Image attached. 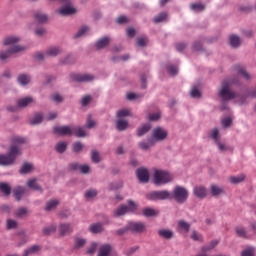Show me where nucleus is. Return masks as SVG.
I'll list each match as a JSON object with an SVG mask.
<instances>
[{
  "instance_id": "nucleus-2",
  "label": "nucleus",
  "mask_w": 256,
  "mask_h": 256,
  "mask_svg": "<svg viewBox=\"0 0 256 256\" xmlns=\"http://www.w3.org/2000/svg\"><path fill=\"white\" fill-rule=\"evenodd\" d=\"M21 41V38L17 36H8L4 39L3 45H6L10 47L7 51L0 52V61H5V59H9L12 55H15L16 53H21V51H25V47L15 45L16 43H19Z\"/></svg>"
},
{
  "instance_id": "nucleus-64",
  "label": "nucleus",
  "mask_w": 256,
  "mask_h": 256,
  "mask_svg": "<svg viewBox=\"0 0 256 256\" xmlns=\"http://www.w3.org/2000/svg\"><path fill=\"white\" fill-rule=\"evenodd\" d=\"M82 107H87V105H89V103H91V96H84L82 98Z\"/></svg>"
},
{
  "instance_id": "nucleus-41",
  "label": "nucleus",
  "mask_w": 256,
  "mask_h": 256,
  "mask_svg": "<svg viewBox=\"0 0 256 256\" xmlns=\"http://www.w3.org/2000/svg\"><path fill=\"white\" fill-rule=\"evenodd\" d=\"M55 231H57V226L51 225L43 229V235H51V233H55Z\"/></svg>"
},
{
  "instance_id": "nucleus-51",
  "label": "nucleus",
  "mask_w": 256,
  "mask_h": 256,
  "mask_svg": "<svg viewBox=\"0 0 256 256\" xmlns=\"http://www.w3.org/2000/svg\"><path fill=\"white\" fill-rule=\"evenodd\" d=\"M190 8L192 9V11H203L205 9V5L203 4H191Z\"/></svg>"
},
{
  "instance_id": "nucleus-35",
  "label": "nucleus",
  "mask_w": 256,
  "mask_h": 256,
  "mask_svg": "<svg viewBox=\"0 0 256 256\" xmlns=\"http://www.w3.org/2000/svg\"><path fill=\"white\" fill-rule=\"evenodd\" d=\"M43 121V114L36 113L34 117L30 120V125H39Z\"/></svg>"
},
{
  "instance_id": "nucleus-42",
  "label": "nucleus",
  "mask_w": 256,
  "mask_h": 256,
  "mask_svg": "<svg viewBox=\"0 0 256 256\" xmlns=\"http://www.w3.org/2000/svg\"><path fill=\"white\" fill-rule=\"evenodd\" d=\"M242 181H245V175H243V174L230 177V182H232L234 184L242 183Z\"/></svg>"
},
{
  "instance_id": "nucleus-29",
  "label": "nucleus",
  "mask_w": 256,
  "mask_h": 256,
  "mask_svg": "<svg viewBox=\"0 0 256 256\" xmlns=\"http://www.w3.org/2000/svg\"><path fill=\"white\" fill-rule=\"evenodd\" d=\"M0 191L3 195H11V186L5 182H0Z\"/></svg>"
},
{
  "instance_id": "nucleus-32",
  "label": "nucleus",
  "mask_w": 256,
  "mask_h": 256,
  "mask_svg": "<svg viewBox=\"0 0 256 256\" xmlns=\"http://www.w3.org/2000/svg\"><path fill=\"white\" fill-rule=\"evenodd\" d=\"M33 171V164L24 163L20 169V173L22 175H27V173H31Z\"/></svg>"
},
{
  "instance_id": "nucleus-3",
  "label": "nucleus",
  "mask_w": 256,
  "mask_h": 256,
  "mask_svg": "<svg viewBox=\"0 0 256 256\" xmlns=\"http://www.w3.org/2000/svg\"><path fill=\"white\" fill-rule=\"evenodd\" d=\"M235 83H237L235 80H224L222 82L221 89L218 93V97H220L222 101H231V99L237 97V93L231 90V85H235Z\"/></svg>"
},
{
  "instance_id": "nucleus-28",
  "label": "nucleus",
  "mask_w": 256,
  "mask_h": 256,
  "mask_svg": "<svg viewBox=\"0 0 256 256\" xmlns=\"http://www.w3.org/2000/svg\"><path fill=\"white\" fill-rule=\"evenodd\" d=\"M151 131V125L150 124H144L142 127L138 128L137 135L138 137H143V135L149 133Z\"/></svg>"
},
{
  "instance_id": "nucleus-53",
  "label": "nucleus",
  "mask_w": 256,
  "mask_h": 256,
  "mask_svg": "<svg viewBox=\"0 0 256 256\" xmlns=\"http://www.w3.org/2000/svg\"><path fill=\"white\" fill-rule=\"evenodd\" d=\"M91 160L93 161V163H99L101 161V159L99 157V152L92 151Z\"/></svg>"
},
{
  "instance_id": "nucleus-12",
  "label": "nucleus",
  "mask_w": 256,
  "mask_h": 256,
  "mask_svg": "<svg viewBox=\"0 0 256 256\" xmlns=\"http://www.w3.org/2000/svg\"><path fill=\"white\" fill-rule=\"evenodd\" d=\"M128 229L133 233H143L145 231V224L143 222H130Z\"/></svg>"
},
{
  "instance_id": "nucleus-14",
  "label": "nucleus",
  "mask_w": 256,
  "mask_h": 256,
  "mask_svg": "<svg viewBox=\"0 0 256 256\" xmlns=\"http://www.w3.org/2000/svg\"><path fill=\"white\" fill-rule=\"evenodd\" d=\"M193 193L198 197V199H204V197H207V189L204 186H195Z\"/></svg>"
},
{
  "instance_id": "nucleus-38",
  "label": "nucleus",
  "mask_w": 256,
  "mask_h": 256,
  "mask_svg": "<svg viewBox=\"0 0 256 256\" xmlns=\"http://www.w3.org/2000/svg\"><path fill=\"white\" fill-rule=\"evenodd\" d=\"M144 217H155V215H157V211H155V209L153 208H145L142 211Z\"/></svg>"
},
{
  "instance_id": "nucleus-47",
  "label": "nucleus",
  "mask_w": 256,
  "mask_h": 256,
  "mask_svg": "<svg viewBox=\"0 0 256 256\" xmlns=\"http://www.w3.org/2000/svg\"><path fill=\"white\" fill-rule=\"evenodd\" d=\"M153 145V140H150L149 142H140L139 147L143 151H147L151 146Z\"/></svg>"
},
{
  "instance_id": "nucleus-36",
  "label": "nucleus",
  "mask_w": 256,
  "mask_h": 256,
  "mask_svg": "<svg viewBox=\"0 0 256 256\" xmlns=\"http://www.w3.org/2000/svg\"><path fill=\"white\" fill-rule=\"evenodd\" d=\"M29 81H31V77L26 74H20L18 76V83H20V85H28Z\"/></svg>"
},
{
  "instance_id": "nucleus-48",
  "label": "nucleus",
  "mask_w": 256,
  "mask_h": 256,
  "mask_svg": "<svg viewBox=\"0 0 256 256\" xmlns=\"http://www.w3.org/2000/svg\"><path fill=\"white\" fill-rule=\"evenodd\" d=\"M131 115V112L127 109H122L117 112L118 119H121L122 117H129Z\"/></svg>"
},
{
  "instance_id": "nucleus-21",
  "label": "nucleus",
  "mask_w": 256,
  "mask_h": 256,
  "mask_svg": "<svg viewBox=\"0 0 256 256\" xmlns=\"http://www.w3.org/2000/svg\"><path fill=\"white\" fill-rule=\"evenodd\" d=\"M25 194V188L18 186L13 189V195L17 201H21V197Z\"/></svg>"
},
{
  "instance_id": "nucleus-10",
  "label": "nucleus",
  "mask_w": 256,
  "mask_h": 256,
  "mask_svg": "<svg viewBox=\"0 0 256 256\" xmlns=\"http://www.w3.org/2000/svg\"><path fill=\"white\" fill-rule=\"evenodd\" d=\"M71 0H69V3L66 4V6L59 8L58 10H56V13H58V15H62V16H67V15H73L75 13H77V10L74 7H71Z\"/></svg>"
},
{
  "instance_id": "nucleus-59",
  "label": "nucleus",
  "mask_w": 256,
  "mask_h": 256,
  "mask_svg": "<svg viewBox=\"0 0 256 256\" xmlns=\"http://www.w3.org/2000/svg\"><path fill=\"white\" fill-rule=\"evenodd\" d=\"M96 250H97V243L93 242L91 246L87 249V254L93 255V253H95Z\"/></svg>"
},
{
  "instance_id": "nucleus-46",
  "label": "nucleus",
  "mask_w": 256,
  "mask_h": 256,
  "mask_svg": "<svg viewBox=\"0 0 256 256\" xmlns=\"http://www.w3.org/2000/svg\"><path fill=\"white\" fill-rule=\"evenodd\" d=\"M211 193L214 197H217V195H221V193H223V188H221L219 186L212 185Z\"/></svg>"
},
{
  "instance_id": "nucleus-23",
  "label": "nucleus",
  "mask_w": 256,
  "mask_h": 256,
  "mask_svg": "<svg viewBox=\"0 0 256 256\" xmlns=\"http://www.w3.org/2000/svg\"><path fill=\"white\" fill-rule=\"evenodd\" d=\"M127 127H129V122H127V120L119 118L116 123V129L118 131H125V129H127Z\"/></svg>"
},
{
  "instance_id": "nucleus-18",
  "label": "nucleus",
  "mask_w": 256,
  "mask_h": 256,
  "mask_svg": "<svg viewBox=\"0 0 256 256\" xmlns=\"http://www.w3.org/2000/svg\"><path fill=\"white\" fill-rule=\"evenodd\" d=\"M34 19L38 23H47V20L49 19V17L47 16V14H45L41 11H37L34 14Z\"/></svg>"
},
{
  "instance_id": "nucleus-22",
  "label": "nucleus",
  "mask_w": 256,
  "mask_h": 256,
  "mask_svg": "<svg viewBox=\"0 0 256 256\" xmlns=\"http://www.w3.org/2000/svg\"><path fill=\"white\" fill-rule=\"evenodd\" d=\"M89 231H90V233H94V234L103 233V224L94 223V224L90 225Z\"/></svg>"
},
{
  "instance_id": "nucleus-58",
  "label": "nucleus",
  "mask_w": 256,
  "mask_h": 256,
  "mask_svg": "<svg viewBox=\"0 0 256 256\" xmlns=\"http://www.w3.org/2000/svg\"><path fill=\"white\" fill-rule=\"evenodd\" d=\"M215 143L218 146L219 151H229V147L225 146V144L221 143V141L216 140Z\"/></svg>"
},
{
  "instance_id": "nucleus-26",
  "label": "nucleus",
  "mask_w": 256,
  "mask_h": 256,
  "mask_svg": "<svg viewBox=\"0 0 256 256\" xmlns=\"http://www.w3.org/2000/svg\"><path fill=\"white\" fill-rule=\"evenodd\" d=\"M110 41L111 40L109 39V37L101 38L100 40H98L96 42V49H103V48L107 47V45H109Z\"/></svg>"
},
{
  "instance_id": "nucleus-1",
  "label": "nucleus",
  "mask_w": 256,
  "mask_h": 256,
  "mask_svg": "<svg viewBox=\"0 0 256 256\" xmlns=\"http://www.w3.org/2000/svg\"><path fill=\"white\" fill-rule=\"evenodd\" d=\"M13 145L10 147L9 153L7 155L0 154V165H13L17 155H20L19 145L25 143V138L16 136L12 139Z\"/></svg>"
},
{
  "instance_id": "nucleus-4",
  "label": "nucleus",
  "mask_w": 256,
  "mask_h": 256,
  "mask_svg": "<svg viewBox=\"0 0 256 256\" xmlns=\"http://www.w3.org/2000/svg\"><path fill=\"white\" fill-rule=\"evenodd\" d=\"M153 177L155 185H166V183L173 181V176L165 170H155Z\"/></svg>"
},
{
  "instance_id": "nucleus-33",
  "label": "nucleus",
  "mask_w": 256,
  "mask_h": 256,
  "mask_svg": "<svg viewBox=\"0 0 256 256\" xmlns=\"http://www.w3.org/2000/svg\"><path fill=\"white\" fill-rule=\"evenodd\" d=\"M178 227L181 231H184V233H189V230L191 229V224L180 220L178 221Z\"/></svg>"
},
{
  "instance_id": "nucleus-60",
  "label": "nucleus",
  "mask_w": 256,
  "mask_h": 256,
  "mask_svg": "<svg viewBox=\"0 0 256 256\" xmlns=\"http://www.w3.org/2000/svg\"><path fill=\"white\" fill-rule=\"evenodd\" d=\"M167 71L169 73V75H177V66H173V65H169L167 67Z\"/></svg>"
},
{
  "instance_id": "nucleus-7",
  "label": "nucleus",
  "mask_w": 256,
  "mask_h": 256,
  "mask_svg": "<svg viewBox=\"0 0 256 256\" xmlns=\"http://www.w3.org/2000/svg\"><path fill=\"white\" fill-rule=\"evenodd\" d=\"M133 211H137V205L135 204V202L129 201L128 205H122V206L118 207L114 211V216L121 217L122 215H125V213H129V212H133Z\"/></svg>"
},
{
  "instance_id": "nucleus-44",
  "label": "nucleus",
  "mask_w": 256,
  "mask_h": 256,
  "mask_svg": "<svg viewBox=\"0 0 256 256\" xmlns=\"http://www.w3.org/2000/svg\"><path fill=\"white\" fill-rule=\"evenodd\" d=\"M89 27L83 26L82 28L79 29V31L75 34L74 39H79V37H83L85 33H88Z\"/></svg>"
},
{
  "instance_id": "nucleus-56",
  "label": "nucleus",
  "mask_w": 256,
  "mask_h": 256,
  "mask_svg": "<svg viewBox=\"0 0 256 256\" xmlns=\"http://www.w3.org/2000/svg\"><path fill=\"white\" fill-rule=\"evenodd\" d=\"M191 97H193L194 99H199V97H201V92L199 91V89L197 88H193L190 92Z\"/></svg>"
},
{
  "instance_id": "nucleus-9",
  "label": "nucleus",
  "mask_w": 256,
  "mask_h": 256,
  "mask_svg": "<svg viewBox=\"0 0 256 256\" xmlns=\"http://www.w3.org/2000/svg\"><path fill=\"white\" fill-rule=\"evenodd\" d=\"M71 79L79 83H89L95 79V76L91 74H71Z\"/></svg>"
},
{
  "instance_id": "nucleus-17",
  "label": "nucleus",
  "mask_w": 256,
  "mask_h": 256,
  "mask_svg": "<svg viewBox=\"0 0 256 256\" xmlns=\"http://www.w3.org/2000/svg\"><path fill=\"white\" fill-rule=\"evenodd\" d=\"M234 70L236 71V73H238V75H240L247 81L251 79V75H249V73H247V70H245V68H243L242 66L236 65L234 66Z\"/></svg>"
},
{
  "instance_id": "nucleus-49",
  "label": "nucleus",
  "mask_w": 256,
  "mask_h": 256,
  "mask_svg": "<svg viewBox=\"0 0 256 256\" xmlns=\"http://www.w3.org/2000/svg\"><path fill=\"white\" fill-rule=\"evenodd\" d=\"M147 37L142 36L137 38V45L138 47H145L147 45Z\"/></svg>"
},
{
  "instance_id": "nucleus-40",
  "label": "nucleus",
  "mask_w": 256,
  "mask_h": 256,
  "mask_svg": "<svg viewBox=\"0 0 256 256\" xmlns=\"http://www.w3.org/2000/svg\"><path fill=\"white\" fill-rule=\"evenodd\" d=\"M167 19V13L162 12L154 17V23H163Z\"/></svg>"
},
{
  "instance_id": "nucleus-55",
  "label": "nucleus",
  "mask_w": 256,
  "mask_h": 256,
  "mask_svg": "<svg viewBox=\"0 0 256 256\" xmlns=\"http://www.w3.org/2000/svg\"><path fill=\"white\" fill-rule=\"evenodd\" d=\"M148 119L149 121H159V119H161V114L159 112L149 114Z\"/></svg>"
},
{
  "instance_id": "nucleus-34",
  "label": "nucleus",
  "mask_w": 256,
  "mask_h": 256,
  "mask_svg": "<svg viewBox=\"0 0 256 256\" xmlns=\"http://www.w3.org/2000/svg\"><path fill=\"white\" fill-rule=\"evenodd\" d=\"M27 186L30 189H33L34 191H41V186H39V184H37V179H35V178L28 180Z\"/></svg>"
},
{
  "instance_id": "nucleus-11",
  "label": "nucleus",
  "mask_w": 256,
  "mask_h": 256,
  "mask_svg": "<svg viewBox=\"0 0 256 256\" xmlns=\"http://www.w3.org/2000/svg\"><path fill=\"white\" fill-rule=\"evenodd\" d=\"M136 175L140 183H149V170L146 168H138L136 170Z\"/></svg>"
},
{
  "instance_id": "nucleus-31",
  "label": "nucleus",
  "mask_w": 256,
  "mask_h": 256,
  "mask_svg": "<svg viewBox=\"0 0 256 256\" xmlns=\"http://www.w3.org/2000/svg\"><path fill=\"white\" fill-rule=\"evenodd\" d=\"M231 47H239L241 45V39L237 35H231L229 38Z\"/></svg>"
},
{
  "instance_id": "nucleus-27",
  "label": "nucleus",
  "mask_w": 256,
  "mask_h": 256,
  "mask_svg": "<svg viewBox=\"0 0 256 256\" xmlns=\"http://www.w3.org/2000/svg\"><path fill=\"white\" fill-rule=\"evenodd\" d=\"M72 135H75V137H87V133L82 127H72Z\"/></svg>"
},
{
  "instance_id": "nucleus-52",
  "label": "nucleus",
  "mask_w": 256,
  "mask_h": 256,
  "mask_svg": "<svg viewBox=\"0 0 256 256\" xmlns=\"http://www.w3.org/2000/svg\"><path fill=\"white\" fill-rule=\"evenodd\" d=\"M85 243H86L85 239H83V238H77V239L75 240V248H76V249H81V247H83V245H85Z\"/></svg>"
},
{
  "instance_id": "nucleus-54",
  "label": "nucleus",
  "mask_w": 256,
  "mask_h": 256,
  "mask_svg": "<svg viewBox=\"0 0 256 256\" xmlns=\"http://www.w3.org/2000/svg\"><path fill=\"white\" fill-rule=\"evenodd\" d=\"M94 125L95 121H93V119L91 118V114H89L86 121V127L87 129H93Z\"/></svg>"
},
{
  "instance_id": "nucleus-45",
  "label": "nucleus",
  "mask_w": 256,
  "mask_h": 256,
  "mask_svg": "<svg viewBox=\"0 0 256 256\" xmlns=\"http://www.w3.org/2000/svg\"><path fill=\"white\" fill-rule=\"evenodd\" d=\"M236 233L238 237H243L244 239H247V231H245V228L242 226L236 227Z\"/></svg>"
},
{
  "instance_id": "nucleus-15",
  "label": "nucleus",
  "mask_w": 256,
  "mask_h": 256,
  "mask_svg": "<svg viewBox=\"0 0 256 256\" xmlns=\"http://www.w3.org/2000/svg\"><path fill=\"white\" fill-rule=\"evenodd\" d=\"M111 251H113V248L111 247V245L104 244L100 246L97 256H109L111 255Z\"/></svg>"
},
{
  "instance_id": "nucleus-8",
  "label": "nucleus",
  "mask_w": 256,
  "mask_h": 256,
  "mask_svg": "<svg viewBox=\"0 0 256 256\" xmlns=\"http://www.w3.org/2000/svg\"><path fill=\"white\" fill-rule=\"evenodd\" d=\"M167 135V130L161 127H156L153 130L152 139H154V141H165V139H167Z\"/></svg>"
},
{
  "instance_id": "nucleus-5",
  "label": "nucleus",
  "mask_w": 256,
  "mask_h": 256,
  "mask_svg": "<svg viewBox=\"0 0 256 256\" xmlns=\"http://www.w3.org/2000/svg\"><path fill=\"white\" fill-rule=\"evenodd\" d=\"M171 198V193L167 190L152 191L146 195V199H149V201H165V199Z\"/></svg>"
},
{
  "instance_id": "nucleus-6",
  "label": "nucleus",
  "mask_w": 256,
  "mask_h": 256,
  "mask_svg": "<svg viewBox=\"0 0 256 256\" xmlns=\"http://www.w3.org/2000/svg\"><path fill=\"white\" fill-rule=\"evenodd\" d=\"M189 197V192L187 189L181 186H176L173 191V198L177 203H185Z\"/></svg>"
},
{
  "instance_id": "nucleus-30",
  "label": "nucleus",
  "mask_w": 256,
  "mask_h": 256,
  "mask_svg": "<svg viewBox=\"0 0 256 256\" xmlns=\"http://www.w3.org/2000/svg\"><path fill=\"white\" fill-rule=\"evenodd\" d=\"M158 235L162 237V239H171V237H173V231L161 229L158 231Z\"/></svg>"
},
{
  "instance_id": "nucleus-43",
  "label": "nucleus",
  "mask_w": 256,
  "mask_h": 256,
  "mask_svg": "<svg viewBox=\"0 0 256 256\" xmlns=\"http://www.w3.org/2000/svg\"><path fill=\"white\" fill-rule=\"evenodd\" d=\"M55 149L58 153H65V151L67 150V143L60 142V143L56 144Z\"/></svg>"
},
{
  "instance_id": "nucleus-13",
  "label": "nucleus",
  "mask_w": 256,
  "mask_h": 256,
  "mask_svg": "<svg viewBox=\"0 0 256 256\" xmlns=\"http://www.w3.org/2000/svg\"><path fill=\"white\" fill-rule=\"evenodd\" d=\"M54 133H56V135H73V127L55 126Z\"/></svg>"
},
{
  "instance_id": "nucleus-50",
  "label": "nucleus",
  "mask_w": 256,
  "mask_h": 256,
  "mask_svg": "<svg viewBox=\"0 0 256 256\" xmlns=\"http://www.w3.org/2000/svg\"><path fill=\"white\" fill-rule=\"evenodd\" d=\"M94 197H97V190H88L85 193L86 199H93Z\"/></svg>"
},
{
  "instance_id": "nucleus-37",
  "label": "nucleus",
  "mask_w": 256,
  "mask_h": 256,
  "mask_svg": "<svg viewBox=\"0 0 256 256\" xmlns=\"http://www.w3.org/2000/svg\"><path fill=\"white\" fill-rule=\"evenodd\" d=\"M241 256H255V247L253 246L247 247L242 251Z\"/></svg>"
},
{
  "instance_id": "nucleus-25",
  "label": "nucleus",
  "mask_w": 256,
  "mask_h": 256,
  "mask_svg": "<svg viewBox=\"0 0 256 256\" xmlns=\"http://www.w3.org/2000/svg\"><path fill=\"white\" fill-rule=\"evenodd\" d=\"M59 54H61V48L59 47H50L45 53L48 57H57Z\"/></svg>"
},
{
  "instance_id": "nucleus-19",
  "label": "nucleus",
  "mask_w": 256,
  "mask_h": 256,
  "mask_svg": "<svg viewBox=\"0 0 256 256\" xmlns=\"http://www.w3.org/2000/svg\"><path fill=\"white\" fill-rule=\"evenodd\" d=\"M60 201L59 199H51L46 203L45 211H54V209H57V206L59 205Z\"/></svg>"
},
{
  "instance_id": "nucleus-57",
  "label": "nucleus",
  "mask_w": 256,
  "mask_h": 256,
  "mask_svg": "<svg viewBox=\"0 0 256 256\" xmlns=\"http://www.w3.org/2000/svg\"><path fill=\"white\" fill-rule=\"evenodd\" d=\"M211 137H212V139H214L215 143H217V141H219V130L217 128L212 129Z\"/></svg>"
},
{
  "instance_id": "nucleus-16",
  "label": "nucleus",
  "mask_w": 256,
  "mask_h": 256,
  "mask_svg": "<svg viewBox=\"0 0 256 256\" xmlns=\"http://www.w3.org/2000/svg\"><path fill=\"white\" fill-rule=\"evenodd\" d=\"M41 249H43L41 245H33L24 251L23 256L37 255Z\"/></svg>"
},
{
  "instance_id": "nucleus-39",
  "label": "nucleus",
  "mask_w": 256,
  "mask_h": 256,
  "mask_svg": "<svg viewBox=\"0 0 256 256\" xmlns=\"http://www.w3.org/2000/svg\"><path fill=\"white\" fill-rule=\"evenodd\" d=\"M218 243H219V242H218L217 240H213V241H211V242L209 243V245L204 246V247L202 248V251H203L204 253H207V251H211V249H215V247H217Z\"/></svg>"
},
{
  "instance_id": "nucleus-63",
  "label": "nucleus",
  "mask_w": 256,
  "mask_h": 256,
  "mask_svg": "<svg viewBox=\"0 0 256 256\" xmlns=\"http://www.w3.org/2000/svg\"><path fill=\"white\" fill-rule=\"evenodd\" d=\"M81 149H83V144H81V142L74 143V145H73L74 153H79V151H81Z\"/></svg>"
},
{
  "instance_id": "nucleus-24",
  "label": "nucleus",
  "mask_w": 256,
  "mask_h": 256,
  "mask_svg": "<svg viewBox=\"0 0 256 256\" xmlns=\"http://www.w3.org/2000/svg\"><path fill=\"white\" fill-rule=\"evenodd\" d=\"M30 103H33V98L25 97V98L19 99L17 102V105H18V107L23 109L24 107H27V105H30Z\"/></svg>"
},
{
  "instance_id": "nucleus-61",
  "label": "nucleus",
  "mask_w": 256,
  "mask_h": 256,
  "mask_svg": "<svg viewBox=\"0 0 256 256\" xmlns=\"http://www.w3.org/2000/svg\"><path fill=\"white\" fill-rule=\"evenodd\" d=\"M27 215V209L26 208H19L16 211V217H25Z\"/></svg>"
},
{
  "instance_id": "nucleus-20",
  "label": "nucleus",
  "mask_w": 256,
  "mask_h": 256,
  "mask_svg": "<svg viewBox=\"0 0 256 256\" xmlns=\"http://www.w3.org/2000/svg\"><path fill=\"white\" fill-rule=\"evenodd\" d=\"M73 231V228L70 224H61L59 226V233L60 235H69Z\"/></svg>"
},
{
  "instance_id": "nucleus-62",
  "label": "nucleus",
  "mask_w": 256,
  "mask_h": 256,
  "mask_svg": "<svg viewBox=\"0 0 256 256\" xmlns=\"http://www.w3.org/2000/svg\"><path fill=\"white\" fill-rule=\"evenodd\" d=\"M17 227V221L8 219L7 220V229H15Z\"/></svg>"
}]
</instances>
